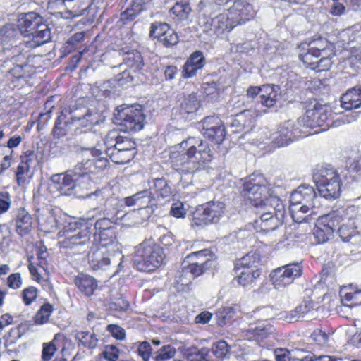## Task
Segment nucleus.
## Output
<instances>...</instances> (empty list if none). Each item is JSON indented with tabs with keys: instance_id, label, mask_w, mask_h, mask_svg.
I'll use <instances>...</instances> for the list:
<instances>
[{
	"instance_id": "f257e3e1",
	"label": "nucleus",
	"mask_w": 361,
	"mask_h": 361,
	"mask_svg": "<svg viewBox=\"0 0 361 361\" xmlns=\"http://www.w3.org/2000/svg\"><path fill=\"white\" fill-rule=\"evenodd\" d=\"M271 188L260 173H253L243 184L242 194L255 208L258 216L252 223L257 232L268 234L281 226L285 216V205L271 193Z\"/></svg>"
},
{
	"instance_id": "f03ea898",
	"label": "nucleus",
	"mask_w": 361,
	"mask_h": 361,
	"mask_svg": "<svg viewBox=\"0 0 361 361\" xmlns=\"http://www.w3.org/2000/svg\"><path fill=\"white\" fill-rule=\"evenodd\" d=\"M212 159V152L209 144L195 137H190L175 146L170 154L173 169L185 174L204 169Z\"/></svg>"
},
{
	"instance_id": "7ed1b4c3",
	"label": "nucleus",
	"mask_w": 361,
	"mask_h": 361,
	"mask_svg": "<svg viewBox=\"0 0 361 361\" xmlns=\"http://www.w3.org/2000/svg\"><path fill=\"white\" fill-rule=\"evenodd\" d=\"M299 58L304 64L317 72L326 71L333 64L334 46L326 39L319 38L299 46Z\"/></svg>"
},
{
	"instance_id": "20e7f679",
	"label": "nucleus",
	"mask_w": 361,
	"mask_h": 361,
	"mask_svg": "<svg viewBox=\"0 0 361 361\" xmlns=\"http://www.w3.org/2000/svg\"><path fill=\"white\" fill-rule=\"evenodd\" d=\"M92 234V224L87 219L70 218L58 233V243L60 248L79 253L90 243Z\"/></svg>"
},
{
	"instance_id": "39448f33",
	"label": "nucleus",
	"mask_w": 361,
	"mask_h": 361,
	"mask_svg": "<svg viewBox=\"0 0 361 361\" xmlns=\"http://www.w3.org/2000/svg\"><path fill=\"white\" fill-rule=\"evenodd\" d=\"M18 28L23 37L30 39L25 42L27 47L35 48L51 39L50 29L35 12L23 14L18 19Z\"/></svg>"
},
{
	"instance_id": "423d86ee",
	"label": "nucleus",
	"mask_w": 361,
	"mask_h": 361,
	"mask_svg": "<svg viewBox=\"0 0 361 361\" xmlns=\"http://www.w3.org/2000/svg\"><path fill=\"white\" fill-rule=\"evenodd\" d=\"M317 204L319 198L314 188L305 184L300 185L290 196L289 210L293 220L298 224L307 221L312 214L310 212Z\"/></svg>"
},
{
	"instance_id": "0eeeda50",
	"label": "nucleus",
	"mask_w": 361,
	"mask_h": 361,
	"mask_svg": "<svg viewBox=\"0 0 361 361\" xmlns=\"http://www.w3.org/2000/svg\"><path fill=\"white\" fill-rule=\"evenodd\" d=\"M166 258L163 248L151 240H145L135 247L133 262L141 271H151L159 267Z\"/></svg>"
},
{
	"instance_id": "6e6552de",
	"label": "nucleus",
	"mask_w": 361,
	"mask_h": 361,
	"mask_svg": "<svg viewBox=\"0 0 361 361\" xmlns=\"http://www.w3.org/2000/svg\"><path fill=\"white\" fill-rule=\"evenodd\" d=\"M312 178L321 197L334 200L340 196L341 179L334 168L318 165L314 169Z\"/></svg>"
},
{
	"instance_id": "1a4fd4ad",
	"label": "nucleus",
	"mask_w": 361,
	"mask_h": 361,
	"mask_svg": "<svg viewBox=\"0 0 361 361\" xmlns=\"http://www.w3.org/2000/svg\"><path fill=\"white\" fill-rule=\"evenodd\" d=\"M318 131L308 132L307 127L303 126L302 120H288L283 122L277 131L271 135V142L276 147H286L301 137H305Z\"/></svg>"
},
{
	"instance_id": "9d476101",
	"label": "nucleus",
	"mask_w": 361,
	"mask_h": 361,
	"mask_svg": "<svg viewBox=\"0 0 361 361\" xmlns=\"http://www.w3.org/2000/svg\"><path fill=\"white\" fill-rule=\"evenodd\" d=\"M145 116L140 106H120L114 114V122L121 130L134 133L144 127Z\"/></svg>"
},
{
	"instance_id": "9b49d317",
	"label": "nucleus",
	"mask_w": 361,
	"mask_h": 361,
	"mask_svg": "<svg viewBox=\"0 0 361 361\" xmlns=\"http://www.w3.org/2000/svg\"><path fill=\"white\" fill-rule=\"evenodd\" d=\"M84 183L73 169L64 173L53 175L48 184L47 190L54 197L61 195H71L78 188H83Z\"/></svg>"
},
{
	"instance_id": "f8f14e48",
	"label": "nucleus",
	"mask_w": 361,
	"mask_h": 361,
	"mask_svg": "<svg viewBox=\"0 0 361 361\" xmlns=\"http://www.w3.org/2000/svg\"><path fill=\"white\" fill-rule=\"evenodd\" d=\"M90 154L91 158L82 160L73 168L85 185L91 182L90 173H97L102 171L109 164V159L102 149L93 148L90 151Z\"/></svg>"
},
{
	"instance_id": "ddd939ff",
	"label": "nucleus",
	"mask_w": 361,
	"mask_h": 361,
	"mask_svg": "<svg viewBox=\"0 0 361 361\" xmlns=\"http://www.w3.org/2000/svg\"><path fill=\"white\" fill-rule=\"evenodd\" d=\"M225 205L220 201H210L197 207L192 214V224L204 227L216 224L224 214Z\"/></svg>"
},
{
	"instance_id": "4468645a",
	"label": "nucleus",
	"mask_w": 361,
	"mask_h": 361,
	"mask_svg": "<svg viewBox=\"0 0 361 361\" xmlns=\"http://www.w3.org/2000/svg\"><path fill=\"white\" fill-rule=\"evenodd\" d=\"M302 271V269L300 263H289L272 270L269 274V278L275 289L283 290L292 284L295 279L300 276Z\"/></svg>"
},
{
	"instance_id": "2eb2a0df",
	"label": "nucleus",
	"mask_w": 361,
	"mask_h": 361,
	"mask_svg": "<svg viewBox=\"0 0 361 361\" xmlns=\"http://www.w3.org/2000/svg\"><path fill=\"white\" fill-rule=\"evenodd\" d=\"M87 257L90 265L94 270H106L112 263H116L118 261L120 267L123 258L121 252L116 253L109 251L105 247L94 245H92Z\"/></svg>"
},
{
	"instance_id": "dca6fc26",
	"label": "nucleus",
	"mask_w": 361,
	"mask_h": 361,
	"mask_svg": "<svg viewBox=\"0 0 361 361\" xmlns=\"http://www.w3.org/2000/svg\"><path fill=\"white\" fill-rule=\"evenodd\" d=\"M342 221V216L336 212L319 216L313 231V235L317 243L322 244L327 242L333 236L334 231Z\"/></svg>"
},
{
	"instance_id": "f3484780",
	"label": "nucleus",
	"mask_w": 361,
	"mask_h": 361,
	"mask_svg": "<svg viewBox=\"0 0 361 361\" xmlns=\"http://www.w3.org/2000/svg\"><path fill=\"white\" fill-rule=\"evenodd\" d=\"M300 118L302 120V125L307 127L308 132L318 131L314 134L326 130L329 126V123L325 125L329 121L327 108L318 103H316L313 108L307 109Z\"/></svg>"
},
{
	"instance_id": "a211bd4d",
	"label": "nucleus",
	"mask_w": 361,
	"mask_h": 361,
	"mask_svg": "<svg viewBox=\"0 0 361 361\" xmlns=\"http://www.w3.org/2000/svg\"><path fill=\"white\" fill-rule=\"evenodd\" d=\"M200 25L204 32L210 36L216 35V37H219L226 31L230 32L237 26L234 20L231 19L228 11L213 18L203 17L200 20Z\"/></svg>"
},
{
	"instance_id": "6ab92c4d",
	"label": "nucleus",
	"mask_w": 361,
	"mask_h": 361,
	"mask_svg": "<svg viewBox=\"0 0 361 361\" xmlns=\"http://www.w3.org/2000/svg\"><path fill=\"white\" fill-rule=\"evenodd\" d=\"M110 190L102 188L86 195L87 198L97 202V207L102 208L106 214L117 216L120 212V201L116 197H109Z\"/></svg>"
},
{
	"instance_id": "aec40b11",
	"label": "nucleus",
	"mask_w": 361,
	"mask_h": 361,
	"mask_svg": "<svg viewBox=\"0 0 361 361\" xmlns=\"http://www.w3.org/2000/svg\"><path fill=\"white\" fill-rule=\"evenodd\" d=\"M119 207H123L124 204L126 207H136L137 209H142L154 210V207L157 206L156 197L151 190H143L137 193L119 200Z\"/></svg>"
},
{
	"instance_id": "412c9836",
	"label": "nucleus",
	"mask_w": 361,
	"mask_h": 361,
	"mask_svg": "<svg viewBox=\"0 0 361 361\" xmlns=\"http://www.w3.org/2000/svg\"><path fill=\"white\" fill-rule=\"evenodd\" d=\"M202 134L212 142L220 144L226 135L225 127L222 121L217 116H207L202 122Z\"/></svg>"
},
{
	"instance_id": "4be33fe9",
	"label": "nucleus",
	"mask_w": 361,
	"mask_h": 361,
	"mask_svg": "<svg viewBox=\"0 0 361 361\" xmlns=\"http://www.w3.org/2000/svg\"><path fill=\"white\" fill-rule=\"evenodd\" d=\"M69 114L70 118L76 128L80 126L91 128L93 125L98 123L99 121L98 113L85 106L71 109Z\"/></svg>"
},
{
	"instance_id": "5701e85b",
	"label": "nucleus",
	"mask_w": 361,
	"mask_h": 361,
	"mask_svg": "<svg viewBox=\"0 0 361 361\" xmlns=\"http://www.w3.org/2000/svg\"><path fill=\"white\" fill-rule=\"evenodd\" d=\"M33 73L32 66L26 61H23L20 64H16L8 71L6 78L14 87H22L27 82Z\"/></svg>"
},
{
	"instance_id": "b1692460",
	"label": "nucleus",
	"mask_w": 361,
	"mask_h": 361,
	"mask_svg": "<svg viewBox=\"0 0 361 361\" xmlns=\"http://www.w3.org/2000/svg\"><path fill=\"white\" fill-rule=\"evenodd\" d=\"M228 11L237 25L245 23L255 16L252 6L246 0L235 1Z\"/></svg>"
},
{
	"instance_id": "393cba45",
	"label": "nucleus",
	"mask_w": 361,
	"mask_h": 361,
	"mask_svg": "<svg viewBox=\"0 0 361 361\" xmlns=\"http://www.w3.org/2000/svg\"><path fill=\"white\" fill-rule=\"evenodd\" d=\"M212 252L209 249H203L198 251H192L190 254L187 255V258H192V256H200L205 258L203 262H193L189 265L185 266L188 271L191 274L192 279L202 275L207 269H209L214 261L212 259Z\"/></svg>"
},
{
	"instance_id": "a878e982",
	"label": "nucleus",
	"mask_w": 361,
	"mask_h": 361,
	"mask_svg": "<svg viewBox=\"0 0 361 361\" xmlns=\"http://www.w3.org/2000/svg\"><path fill=\"white\" fill-rule=\"evenodd\" d=\"M105 147L116 148L118 150H128L135 152V143L130 139L119 135L117 130L109 131L104 137Z\"/></svg>"
},
{
	"instance_id": "bb28decb",
	"label": "nucleus",
	"mask_w": 361,
	"mask_h": 361,
	"mask_svg": "<svg viewBox=\"0 0 361 361\" xmlns=\"http://www.w3.org/2000/svg\"><path fill=\"white\" fill-rule=\"evenodd\" d=\"M94 243L97 247H105L111 252H121L116 240L115 229H106L94 233Z\"/></svg>"
},
{
	"instance_id": "cd10ccee",
	"label": "nucleus",
	"mask_w": 361,
	"mask_h": 361,
	"mask_svg": "<svg viewBox=\"0 0 361 361\" xmlns=\"http://www.w3.org/2000/svg\"><path fill=\"white\" fill-rule=\"evenodd\" d=\"M314 310V302L310 299L304 300L293 310L281 313V319L292 323L304 318L305 316Z\"/></svg>"
},
{
	"instance_id": "c85d7f7f",
	"label": "nucleus",
	"mask_w": 361,
	"mask_h": 361,
	"mask_svg": "<svg viewBox=\"0 0 361 361\" xmlns=\"http://www.w3.org/2000/svg\"><path fill=\"white\" fill-rule=\"evenodd\" d=\"M205 64V59L200 51L193 52L185 62L183 76L185 78L195 76L198 70L202 69Z\"/></svg>"
},
{
	"instance_id": "c756f323",
	"label": "nucleus",
	"mask_w": 361,
	"mask_h": 361,
	"mask_svg": "<svg viewBox=\"0 0 361 361\" xmlns=\"http://www.w3.org/2000/svg\"><path fill=\"white\" fill-rule=\"evenodd\" d=\"M341 106L346 111H352L361 107V85L348 90L341 96Z\"/></svg>"
},
{
	"instance_id": "7c9ffc66",
	"label": "nucleus",
	"mask_w": 361,
	"mask_h": 361,
	"mask_svg": "<svg viewBox=\"0 0 361 361\" xmlns=\"http://www.w3.org/2000/svg\"><path fill=\"white\" fill-rule=\"evenodd\" d=\"M338 232L341 239L343 242H350L357 244L361 241V235L357 230L354 220L348 219L338 228Z\"/></svg>"
},
{
	"instance_id": "2f4dec72",
	"label": "nucleus",
	"mask_w": 361,
	"mask_h": 361,
	"mask_svg": "<svg viewBox=\"0 0 361 361\" xmlns=\"http://www.w3.org/2000/svg\"><path fill=\"white\" fill-rule=\"evenodd\" d=\"M235 280L244 288H251L257 283V280L262 274V269L258 267H247V269L236 271Z\"/></svg>"
},
{
	"instance_id": "473e14b6",
	"label": "nucleus",
	"mask_w": 361,
	"mask_h": 361,
	"mask_svg": "<svg viewBox=\"0 0 361 361\" xmlns=\"http://www.w3.org/2000/svg\"><path fill=\"white\" fill-rule=\"evenodd\" d=\"M15 224L17 233L23 236L31 231L33 225V218L26 209L20 208L16 212Z\"/></svg>"
},
{
	"instance_id": "72a5a7b5",
	"label": "nucleus",
	"mask_w": 361,
	"mask_h": 361,
	"mask_svg": "<svg viewBox=\"0 0 361 361\" xmlns=\"http://www.w3.org/2000/svg\"><path fill=\"white\" fill-rule=\"evenodd\" d=\"M200 107V101L195 93L185 96L180 104V115L185 119H191Z\"/></svg>"
},
{
	"instance_id": "f704fd0d",
	"label": "nucleus",
	"mask_w": 361,
	"mask_h": 361,
	"mask_svg": "<svg viewBox=\"0 0 361 361\" xmlns=\"http://www.w3.org/2000/svg\"><path fill=\"white\" fill-rule=\"evenodd\" d=\"M103 151L107 158L109 157L114 163L117 164H124L129 162L135 154V152L118 150L113 147H105Z\"/></svg>"
},
{
	"instance_id": "c9c22d12",
	"label": "nucleus",
	"mask_w": 361,
	"mask_h": 361,
	"mask_svg": "<svg viewBox=\"0 0 361 361\" xmlns=\"http://www.w3.org/2000/svg\"><path fill=\"white\" fill-rule=\"evenodd\" d=\"M271 332L272 326L271 325H265L264 323L257 326L250 325L245 336L248 340L259 342L267 338Z\"/></svg>"
},
{
	"instance_id": "e433bc0d",
	"label": "nucleus",
	"mask_w": 361,
	"mask_h": 361,
	"mask_svg": "<svg viewBox=\"0 0 361 361\" xmlns=\"http://www.w3.org/2000/svg\"><path fill=\"white\" fill-rule=\"evenodd\" d=\"M278 90L279 88H276L274 85H264L262 86L259 102L269 108L274 106L279 97Z\"/></svg>"
},
{
	"instance_id": "4c0bfd02",
	"label": "nucleus",
	"mask_w": 361,
	"mask_h": 361,
	"mask_svg": "<svg viewBox=\"0 0 361 361\" xmlns=\"http://www.w3.org/2000/svg\"><path fill=\"white\" fill-rule=\"evenodd\" d=\"M75 284L80 291L86 296L93 295L98 286L97 281L94 278L85 274H82L76 278Z\"/></svg>"
},
{
	"instance_id": "58836bf2",
	"label": "nucleus",
	"mask_w": 361,
	"mask_h": 361,
	"mask_svg": "<svg viewBox=\"0 0 361 361\" xmlns=\"http://www.w3.org/2000/svg\"><path fill=\"white\" fill-rule=\"evenodd\" d=\"M341 297L344 306L352 307L361 305V290L345 287L341 290Z\"/></svg>"
},
{
	"instance_id": "ea45409f",
	"label": "nucleus",
	"mask_w": 361,
	"mask_h": 361,
	"mask_svg": "<svg viewBox=\"0 0 361 361\" xmlns=\"http://www.w3.org/2000/svg\"><path fill=\"white\" fill-rule=\"evenodd\" d=\"M128 6L125 11L121 14V20L123 21L133 20L144 9L145 0H128Z\"/></svg>"
},
{
	"instance_id": "a19ab883",
	"label": "nucleus",
	"mask_w": 361,
	"mask_h": 361,
	"mask_svg": "<svg viewBox=\"0 0 361 361\" xmlns=\"http://www.w3.org/2000/svg\"><path fill=\"white\" fill-rule=\"evenodd\" d=\"M75 339L78 341L79 347L87 349H94L98 344V338L94 332L89 331H76Z\"/></svg>"
},
{
	"instance_id": "79ce46f5",
	"label": "nucleus",
	"mask_w": 361,
	"mask_h": 361,
	"mask_svg": "<svg viewBox=\"0 0 361 361\" xmlns=\"http://www.w3.org/2000/svg\"><path fill=\"white\" fill-rule=\"evenodd\" d=\"M125 65L134 72H140L144 66L143 59L141 54L136 50L126 52L123 59Z\"/></svg>"
},
{
	"instance_id": "37998d69",
	"label": "nucleus",
	"mask_w": 361,
	"mask_h": 361,
	"mask_svg": "<svg viewBox=\"0 0 361 361\" xmlns=\"http://www.w3.org/2000/svg\"><path fill=\"white\" fill-rule=\"evenodd\" d=\"M192 279L191 274L188 271L186 267L184 266L177 271L173 284L178 291H185L188 290V286L191 283Z\"/></svg>"
},
{
	"instance_id": "c03bdc74",
	"label": "nucleus",
	"mask_w": 361,
	"mask_h": 361,
	"mask_svg": "<svg viewBox=\"0 0 361 361\" xmlns=\"http://www.w3.org/2000/svg\"><path fill=\"white\" fill-rule=\"evenodd\" d=\"M151 190L155 197H161L163 198L169 197L172 194L171 187L167 181L164 178H156L153 180V185L150 186Z\"/></svg>"
},
{
	"instance_id": "a18cd8bd",
	"label": "nucleus",
	"mask_w": 361,
	"mask_h": 361,
	"mask_svg": "<svg viewBox=\"0 0 361 361\" xmlns=\"http://www.w3.org/2000/svg\"><path fill=\"white\" fill-rule=\"evenodd\" d=\"M3 57H4L5 62L6 59L13 61V63L21 62L26 61L25 55L22 53V49L18 45H13L12 43L4 47Z\"/></svg>"
},
{
	"instance_id": "49530a36",
	"label": "nucleus",
	"mask_w": 361,
	"mask_h": 361,
	"mask_svg": "<svg viewBox=\"0 0 361 361\" xmlns=\"http://www.w3.org/2000/svg\"><path fill=\"white\" fill-rule=\"evenodd\" d=\"M37 220L40 230L45 233H51L56 227V220L49 212L37 214Z\"/></svg>"
},
{
	"instance_id": "de8ad7c7",
	"label": "nucleus",
	"mask_w": 361,
	"mask_h": 361,
	"mask_svg": "<svg viewBox=\"0 0 361 361\" xmlns=\"http://www.w3.org/2000/svg\"><path fill=\"white\" fill-rule=\"evenodd\" d=\"M13 24H7L0 28V41L4 45L7 46L18 36L19 33Z\"/></svg>"
},
{
	"instance_id": "09e8293b",
	"label": "nucleus",
	"mask_w": 361,
	"mask_h": 361,
	"mask_svg": "<svg viewBox=\"0 0 361 361\" xmlns=\"http://www.w3.org/2000/svg\"><path fill=\"white\" fill-rule=\"evenodd\" d=\"M176 353V350L171 345L162 346L152 355L153 361H169Z\"/></svg>"
},
{
	"instance_id": "8fccbe9b",
	"label": "nucleus",
	"mask_w": 361,
	"mask_h": 361,
	"mask_svg": "<svg viewBox=\"0 0 361 361\" xmlns=\"http://www.w3.org/2000/svg\"><path fill=\"white\" fill-rule=\"evenodd\" d=\"M15 174L19 186H25L28 184L32 177L30 169L24 164H18Z\"/></svg>"
},
{
	"instance_id": "3c124183",
	"label": "nucleus",
	"mask_w": 361,
	"mask_h": 361,
	"mask_svg": "<svg viewBox=\"0 0 361 361\" xmlns=\"http://www.w3.org/2000/svg\"><path fill=\"white\" fill-rule=\"evenodd\" d=\"M191 8L188 3L177 2L171 9L170 12L178 20H185L188 18Z\"/></svg>"
},
{
	"instance_id": "603ef678",
	"label": "nucleus",
	"mask_w": 361,
	"mask_h": 361,
	"mask_svg": "<svg viewBox=\"0 0 361 361\" xmlns=\"http://www.w3.org/2000/svg\"><path fill=\"white\" fill-rule=\"evenodd\" d=\"M257 259H258V257L255 253H249L235 262V269L236 271H240L247 269V267H257L255 264Z\"/></svg>"
},
{
	"instance_id": "864d4df0",
	"label": "nucleus",
	"mask_w": 361,
	"mask_h": 361,
	"mask_svg": "<svg viewBox=\"0 0 361 361\" xmlns=\"http://www.w3.org/2000/svg\"><path fill=\"white\" fill-rule=\"evenodd\" d=\"M53 312V307L49 303L44 304L35 316V322L37 324H44L49 319Z\"/></svg>"
},
{
	"instance_id": "5fc2aeb1",
	"label": "nucleus",
	"mask_w": 361,
	"mask_h": 361,
	"mask_svg": "<svg viewBox=\"0 0 361 361\" xmlns=\"http://www.w3.org/2000/svg\"><path fill=\"white\" fill-rule=\"evenodd\" d=\"M169 28V25L166 23L154 22L151 25L149 35L161 42L162 37Z\"/></svg>"
},
{
	"instance_id": "6e6d98bb",
	"label": "nucleus",
	"mask_w": 361,
	"mask_h": 361,
	"mask_svg": "<svg viewBox=\"0 0 361 361\" xmlns=\"http://www.w3.org/2000/svg\"><path fill=\"white\" fill-rule=\"evenodd\" d=\"M274 312L269 306L259 307L252 312V317L258 321H267L274 317Z\"/></svg>"
},
{
	"instance_id": "4d7b16f0",
	"label": "nucleus",
	"mask_w": 361,
	"mask_h": 361,
	"mask_svg": "<svg viewBox=\"0 0 361 361\" xmlns=\"http://www.w3.org/2000/svg\"><path fill=\"white\" fill-rule=\"evenodd\" d=\"M346 168L350 173L361 176V153L350 158L347 161Z\"/></svg>"
},
{
	"instance_id": "13d9d810",
	"label": "nucleus",
	"mask_w": 361,
	"mask_h": 361,
	"mask_svg": "<svg viewBox=\"0 0 361 361\" xmlns=\"http://www.w3.org/2000/svg\"><path fill=\"white\" fill-rule=\"evenodd\" d=\"M38 290L34 286H29L21 293L23 302L25 305H31L36 300Z\"/></svg>"
},
{
	"instance_id": "bf43d9fd",
	"label": "nucleus",
	"mask_w": 361,
	"mask_h": 361,
	"mask_svg": "<svg viewBox=\"0 0 361 361\" xmlns=\"http://www.w3.org/2000/svg\"><path fill=\"white\" fill-rule=\"evenodd\" d=\"M234 310L231 307H224L219 310L217 312L219 320L217 324L219 326H224L226 321L232 318L234 314Z\"/></svg>"
},
{
	"instance_id": "052dcab7",
	"label": "nucleus",
	"mask_w": 361,
	"mask_h": 361,
	"mask_svg": "<svg viewBox=\"0 0 361 361\" xmlns=\"http://www.w3.org/2000/svg\"><path fill=\"white\" fill-rule=\"evenodd\" d=\"M228 352V345L224 341H219L213 346V353L218 358L224 357Z\"/></svg>"
},
{
	"instance_id": "680f3d73",
	"label": "nucleus",
	"mask_w": 361,
	"mask_h": 361,
	"mask_svg": "<svg viewBox=\"0 0 361 361\" xmlns=\"http://www.w3.org/2000/svg\"><path fill=\"white\" fill-rule=\"evenodd\" d=\"M165 47H171L176 44L178 42V37L176 32L171 27L164 35L162 39L160 42Z\"/></svg>"
},
{
	"instance_id": "e2e57ef3",
	"label": "nucleus",
	"mask_w": 361,
	"mask_h": 361,
	"mask_svg": "<svg viewBox=\"0 0 361 361\" xmlns=\"http://www.w3.org/2000/svg\"><path fill=\"white\" fill-rule=\"evenodd\" d=\"M11 202V196L8 192H0V215L10 209Z\"/></svg>"
},
{
	"instance_id": "0e129e2a",
	"label": "nucleus",
	"mask_w": 361,
	"mask_h": 361,
	"mask_svg": "<svg viewBox=\"0 0 361 361\" xmlns=\"http://www.w3.org/2000/svg\"><path fill=\"white\" fill-rule=\"evenodd\" d=\"M152 348L147 341L140 343L137 348V353L142 358L143 361H149L152 355Z\"/></svg>"
},
{
	"instance_id": "69168bd1",
	"label": "nucleus",
	"mask_w": 361,
	"mask_h": 361,
	"mask_svg": "<svg viewBox=\"0 0 361 361\" xmlns=\"http://www.w3.org/2000/svg\"><path fill=\"white\" fill-rule=\"evenodd\" d=\"M186 209L184 204L181 202H176L172 204L170 209V214L175 218H185L186 215Z\"/></svg>"
},
{
	"instance_id": "338daca9",
	"label": "nucleus",
	"mask_w": 361,
	"mask_h": 361,
	"mask_svg": "<svg viewBox=\"0 0 361 361\" xmlns=\"http://www.w3.org/2000/svg\"><path fill=\"white\" fill-rule=\"evenodd\" d=\"M103 357L107 361H116L119 357L120 350L115 345H107L102 353Z\"/></svg>"
},
{
	"instance_id": "774afa93",
	"label": "nucleus",
	"mask_w": 361,
	"mask_h": 361,
	"mask_svg": "<svg viewBox=\"0 0 361 361\" xmlns=\"http://www.w3.org/2000/svg\"><path fill=\"white\" fill-rule=\"evenodd\" d=\"M209 352V349L202 348L195 353H192L187 354V358L189 361H208L207 356L208 355Z\"/></svg>"
}]
</instances>
